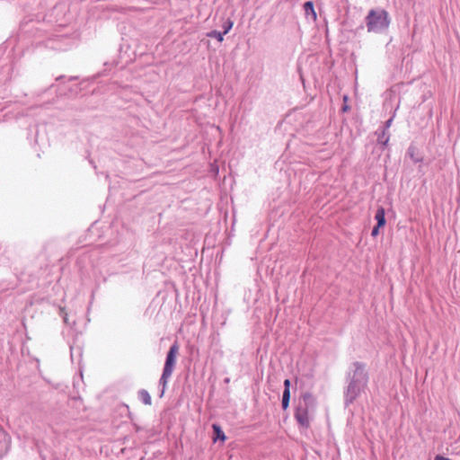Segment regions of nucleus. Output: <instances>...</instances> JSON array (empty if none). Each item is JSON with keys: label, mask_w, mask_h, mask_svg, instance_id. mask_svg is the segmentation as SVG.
Here are the masks:
<instances>
[{"label": "nucleus", "mask_w": 460, "mask_h": 460, "mask_svg": "<svg viewBox=\"0 0 460 460\" xmlns=\"http://www.w3.org/2000/svg\"><path fill=\"white\" fill-rule=\"evenodd\" d=\"M315 406L316 401L314 395L308 392L304 393L295 410V418L300 426L304 428L310 426V411H313Z\"/></svg>", "instance_id": "nucleus-1"}, {"label": "nucleus", "mask_w": 460, "mask_h": 460, "mask_svg": "<svg viewBox=\"0 0 460 460\" xmlns=\"http://www.w3.org/2000/svg\"><path fill=\"white\" fill-rule=\"evenodd\" d=\"M366 25L368 32L381 33L390 25L389 13L384 9H371L366 16Z\"/></svg>", "instance_id": "nucleus-2"}, {"label": "nucleus", "mask_w": 460, "mask_h": 460, "mask_svg": "<svg viewBox=\"0 0 460 460\" xmlns=\"http://www.w3.org/2000/svg\"><path fill=\"white\" fill-rule=\"evenodd\" d=\"M179 349H180L179 344L177 342H174L171 346V348L167 353L163 375L161 377V382H163L164 385H165L167 383L168 378L172 376V374L173 372L174 366L176 363V358L179 354Z\"/></svg>", "instance_id": "nucleus-3"}, {"label": "nucleus", "mask_w": 460, "mask_h": 460, "mask_svg": "<svg viewBox=\"0 0 460 460\" xmlns=\"http://www.w3.org/2000/svg\"><path fill=\"white\" fill-rule=\"evenodd\" d=\"M304 10L306 16H311L313 21H316L317 15L314 8V4L311 1H307L304 4Z\"/></svg>", "instance_id": "nucleus-4"}, {"label": "nucleus", "mask_w": 460, "mask_h": 460, "mask_svg": "<svg viewBox=\"0 0 460 460\" xmlns=\"http://www.w3.org/2000/svg\"><path fill=\"white\" fill-rule=\"evenodd\" d=\"M375 218L377 221L378 226H384L385 225V211L384 208L380 207L377 208Z\"/></svg>", "instance_id": "nucleus-5"}, {"label": "nucleus", "mask_w": 460, "mask_h": 460, "mask_svg": "<svg viewBox=\"0 0 460 460\" xmlns=\"http://www.w3.org/2000/svg\"><path fill=\"white\" fill-rule=\"evenodd\" d=\"M212 429L215 435L214 440L220 439L221 441L224 442L226 439V437L219 425L213 424Z\"/></svg>", "instance_id": "nucleus-6"}, {"label": "nucleus", "mask_w": 460, "mask_h": 460, "mask_svg": "<svg viewBox=\"0 0 460 460\" xmlns=\"http://www.w3.org/2000/svg\"><path fill=\"white\" fill-rule=\"evenodd\" d=\"M289 400H290V394H288V391H284L283 396H282V408L284 410H287L288 408Z\"/></svg>", "instance_id": "nucleus-7"}, {"label": "nucleus", "mask_w": 460, "mask_h": 460, "mask_svg": "<svg viewBox=\"0 0 460 460\" xmlns=\"http://www.w3.org/2000/svg\"><path fill=\"white\" fill-rule=\"evenodd\" d=\"M224 32H220V31H213L209 33H208V36L210 37V38H215L217 39L219 42H222L223 40H224Z\"/></svg>", "instance_id": "nucleus-8"}, {"label": "nucleus", "mask_w": 460, "mask_h": 460, "mask_svg": "<svg viewBox=\"0 0 460 460\" xmlns=\"http://www.w3.org/2000/svg\"><path fill=\"white\" fill-rule=\"evenodd\" d=\"M284 386H285L284 391H288V394H290V381H289V379H286L284 381Z\"/></svg>", "instance_id": "nucleus-9"}, {"label": "nucleus", "mask_w": 460, "mask_h": 460, "mask_svg": "<svg viewBox=\"0 0 460 460\" xmlns=\"http://www.w3.org/2000/svg\"><path fill=\"white\" fill-rule=\"evenodd\" d=\"M380 227H381V226H378V225H376V226L373 228L372 233H371V235H372V236H374V237L377 236V235H378V234H379V228H380Z\"/></svg>", "instance_id": "nucleus-10"}, {"label": "nucleus", "mask_w": 460, "mask_h": 460, "mask_svg": "<svg viewBox=\"0 0 460 460\" xmlns=\"http://www.w3.org/2000/svg\"><path fill=\"white\" fill-rule=\"evenodd\" d=\"M434 460H452V459L442 456H437Z\"/></svg>", "instance_id": "nucleus-11"}, {"label": "nucleus", "mask_w": 460, "mask_h": 460, "mask_svg": "<svg viewBox=\"0 0 460 460\" xmlns=\"http://www.w3.org/2000/svg\"><path fill=\"white\" fill-rule=\"evenodd\" d=\"M231 27H232V23H230L229 26H226V29L225 30L224 34H226L228 32V31L231 29Z\"/></svg>", "instance_id": "nucleus-12"}, {"label": "nucleus", "mask_w": 460, "mask_h": 460, "mask_svg": "<svg viewBox=\"0 0 460 460\" xmlns=\"http://www.w3.org/2000/svg\"><path fill=\"white\" fill-rule=\"evenodd\" d=\"M149 399H150L149 397H148V399L146 397L145 403H149Z\"/></svg>", "instance_id": "nucleus-13"}]
</instances>
